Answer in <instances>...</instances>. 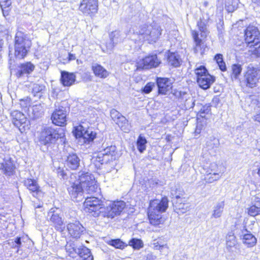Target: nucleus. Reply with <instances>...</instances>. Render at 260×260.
<instances>
[{"label": "nucleus", "mask_w": 260, "mask_h": 260, "mask_svg": "<svg viewBox=\"0 0 260 260\" xmlns=\"http://www.w3.org/2000/svg\"><path fill=\"white\" fill-rule=\"evenodd\" d=\"M98 189L94 177L89 173L79 175V181L68 188V191L73 200L80 202L84 198V194H92Z\"/></svg>", "instance_id": "obj_1"}, {"label": "nucleus", "mask_w": 260, "mask_h": 260, "mask_svg": "<svg viewBox=\"0 0 260 260\" xmlns=\"http://www.w3.org/2000/svg\"><path fill=\"white\" fill-rule=\"evenodd\" d=\"M162 29L156 23L140 26L136 30H129V38L135 41H147L149 43L155 42L161 34Z\"/></svg>", "instance_id": "obj_2"}, {"label": "nucleus", "mask_w": 260, "mask_h": 260, "mask_svg": "<svg viewBox=\"0 0 260 260\" xmlns=\"http://www.w3.org/2000/svg\"><path fill=\"white\" fill-rule=\"evenodd\" d=\"M168 199L162 198L161 200L155 199L150 202L148 216L150 224L158 225L164 222L161 213L166 211L168 207Z\"/></svg>", "instance_id": "obj_3"}, {"label": "nucleus", "mask_w": 260, "mask_h": 260, "mask_svg": "<svg viewBox=\"0 0 260 260\" xmlns=\"http://www.w3.org/2000/svg\"><path fill=\"white\" fill-rule=\"evenodd\" d=\"M31 46V41L27 35L22 31H18L15 39V55L19 59L23 58L26 55L28 49Z\"/></svg>", "instance_id": "obj_4"}, {"label": "nucleus", "mask_w": 260, "mask_h": 260, "mask_svg": "<svg viewBox=\"0 0 260 260\" xmlns=\"http://www.w3.org/2000/svg\"><path fill=\"white\" fill-rule=\"evenodd\" d=\"M197 81L199 86L203 89H207L215 82V77L208 73L204 66L197 67L194 70Z\"/></svg>", "instance_id": "obj_5"}, {"label": "nucleus", "mask_w": 260, "mask_h": 260, "mask_svg": "<svg viewBox=\"0 0 260 260\" xmlns=\"http://www.w3.org/2000/svg\"><path fill=\"white\" fill-rule=\"evenodd\" d=\"M62 131L61 128L54 129L48 127L45 128L41 133L39 137V141L41 144L48 147L51 144H54L58 138L62 137V134L60 133Z\"/></svg>", "instance_id": "obj_6"}, {"label": "nucleus", "mask_w": 260, "mask_h": 260, "mask_svg": "<svg viewBox=\"0 0 260 260\" xmlns=\"http://www.w3.org/2000/svg\"><path fill=\"white\" fill-rule=\"evenodd\" d=\"M103 201L95 197H87L84 202V210L86 212L91 214L94 216L102 214Z\"/></svg>", "instance_id": "obj_7"}, {"label": "nucleus", "mask_w": 260, "mask_h": 260, "mask_svg": "<svg viewBox=\"0 0 260 260\" xmlns=\"http://www.w3.org/2000/svg\"><path fill=\"white\" fill-rule=\"evenodd\" d=\"M11 116L12 123L21 133L29 129V121L22 112L17 110L13 111L11 113Z\"/></svg>", "instance_id": "obj_8"}, {"label": "nucleus", "mask_w": 260, "mask_h": 260, "mask_svg": "<svg viewBox=\"0 0 260 260\" xmlns=\"http://www.w3.org/2000/svg\"><path fill=\"white\" fill-rule=\"evenodd\" d=\"M125 207V203L122 201L110 203L106 208L103 209L102 215L103 217L113 218L118 215Z\"/></svg>", "instance_id": "obj_9"}, {"label": "nucleus", "mask_w": 260, "mask_h": 260, "mask_svg": "<svg viewBox=\"0 0 260 260\" xmlns=\"http://www.w3.org/2000/svg\"><path fill=\"white\" fill-rule=\"evenodd\" d=\"M245 40L250 46L255 47L260 44V32L254 26L249 25L245 30Z\"/></svg>", "instance_id": "obj_10"}, {"label": "nucleus", "mask_w": 260, "mask_h": 260, "mask_svg": "<svg viewBox=\"0 0 260 260\" xmlns=\"http://www.w3.org/2000/svg\"><path fill=\"white\" fill-rule=\"evenodd\" d=\"M244 78L246 86L250 88H253L256 86L260 79V70L249 65L244 74Z\"/></svg>", "instance_id": "obj_11"}, {"label": "nucleus", "mask_w": 260, "mask_h": 260, "mask_svg": "<svg viewBox=\"0 0 260 260\" xmlns=\"http://www.w3.org/2000/svg\"><path fill=\"white\" fill-rule=\"evenodd\" d=\"M66 108L61 105L55 104V109L51 116L52 123L56 125L62 126L66 124Z\"/></svg>", "instance_id": "obj_12"}, {"label": "nucleus", "mask_w": 260, "mask_h": 260, "mask_svg": "<svg viewBox=\"0 0 260 260\" xmlns=\"http://www.w3.org/2000/svg\"><path fill=\"white\" fill-rule=\"evenodd\" d=\"M116 147L115 146H110L104 149L99 152L96 157L97 160L100 162L101 164H107L112 161L116 158Z\"/></svg>", "instance_id": "obj_13"}, {"label": "nucleus", "mask_w": 260, "mask_h": 260, "mask_svg": "<svg viewBox=\"0 0 260 260\" xmlns=\"http://www.w3.org/2000/svg\"><path fill=\"white\" fill-rule=\"evenodd\" d=\"M79 10L85 15L94 16L98 11V0H82Z\"/></svg>", "instance_id": "obj_14"}, {"label": "nucleus", "mask_w": 260, "mask_h": 260, "mask_svg": "<svg viewBox=\"0 0 260 260\" xmlns=\"http://www.w3.org/2000/svg\"><path fill=\"white\" fill-rule=\"evenodd\" d=\"M60 212V210L58 208H52L48 212L47 218L54 224L57 230L62 232L64 230L65 226L62 218L59 216Z\"/></svg>", "instance_id": "obj_15"}, {"label": "nucleus", "mask_w": 260, "mask_h": 260, "mask_svg": "<svg viewBox=\"0 0 260 260\" xmlns=\"http://www.w3.org/2000/svg\"><path fill=\"white\" fill-rule=\"evenodd\" d=\"M74 135L76 138L82 139L85 143H89L94 139L96 134L91 128H88L85 129L82 125H79L75 128Z\"/></svg>", "instance_id": "obj_16"}, {"label": "nucleus", "mask_w": 260, "mask_h": 260, "mask_svg": "<svg viewBox=\"0 0 260 260\" xmlns=\"http://www.w3.org/2000/svg\"><path fill=\"white\" fill-rule=\"evenodd\" d=\"M161 63V60L156 54L149 55L140 60L137 63L138 68L149 69L157 68Z\"/></svg>", "instance_id": "obj_17"}, {"label": "nucleus", "mask_w": 260, "mask_h": 260, "mask_svg": "<svg viewBox=\"0 0 260 260\" xmlns=\"http://www.w3.org/2000/svg\"><path fill=\"white\" fill-rule=\"evenodd\" d=\"M191 35L194 44L193 48L194 53L202 55L206 48V46L203 42V39L199 37V34L197 30H191Z\"/></svg>", "instance_id": "obj_18"}, {"label": "nucleus", "mask_w": 260, "mask_h": 260, "mask_svg": "<svg viewBox=\"0 0 260 260\" xmlns=\"http://www.w3.org/2000/svg\"><path fill=\"white\" fill-rule=\"evenodd\" d=\"M24 185L34 197L39 198L42 195V192L40 187L35 180L27 179L24 180Z\"/></svg>", "instance_id": "obj_19"}, {"label": "nucleus", "mask_w": 260, "mask_h": 260, "mask_svg": "<svg viewBox=\"0 0 260 260\" xmlns=\"http://www.w3.org/2000/svg\"><path fill=\"white\" fill-rule=\"evenodd\" d=\"M67 229L72 237L77 239L80 238L84 228L79 221H76L75 222L68 224Z\"/></svg>", "instance_id": "obj_20"}, {"label": "nucleus", "mask_w": 260, "mask_h": 260, "mask_svg": "<svg viewBox=\"0 0 260 260\" xmlns=\"http://www.w3.org/2000/svg\"><path fill=\"white\" fill-rule=\"evenodd\" d=\"M157 84L158 92L162 94H166L170 92L172 87L171 81L168 78H157Z\"/></svg>", "instance_id": "obj_21"}, {"label": "nucleus", "mask_w": 260, "mask_h": 260, "mask_svg": "<svg viewBox=\"0 0 260 260\" xmlns=\"http://www.w3.org/2000/svg\"><path fill=\"white\" fill-rule=\"evenodd\" d=\"M73 250L79 255L81 260H93L90 250L84 246H80L78 248H73Z\"/></svg>", "instance_id": "obj_22"}, {"label": "nucleus", "mask_w": 260, "mask_h": 260, "mask_svg": "<svg viewBox=\"0 0 260 260\" xmlns=\"http://www.w3.org/2000/svg\"><path fill=\"white\" fill-rule=\"evenodd\" d=\"M204 169L206 170V173L209 174L219 173L221 175L225 171V168L222 164H217L216 162H212L209 166H205Z\"/></svg>", "instance_id": "obj_23"}, {"label": "nucleus", "mask_w": 260, "mask_h": 260, "mask_svg": "<svg viewBox=\"0 0 260 260\" xmlns=\"http://www.w3.org/2000/svg\"><path fill=\"white\" fill-rule=\"evenodd\" d=\"M75 80V74L66 71H61L60 81L63 86H70L74 84Z\"/></svg>", "instance_id": "obj_24"}, {"label": "nucleus", "mask_w": 260, "mask_h": 260, "mask_svg": "<svg viewBox=\"0 0 260 260\" xmlns=\"http://www.w3.org/2000/svg\"><path fill=\"white\" fill-rule=\"evenodd\" d=\"M34 69L35 66L30 62L22 63L19 66V69L17 73V75L19 77L23 76L25 75H27L30 74L34 70Z\"/></svg>", "instance_id": "obj_25"}, {"label": "nucleus", "mask_w": 260, "mask_h": 260, "mask_svg": "<svg viewBox=\"0 0 260 260\" xmlns=\"http://www.w3.org/2000/svg\"><path fill=\"white\" fill-rule=\"evenodd\" d=\"M80 165V159L76 154H69L66 160V166L72 170L77 169Z\"/></svg>", "instance_id": "obj_26"}, {"label": "nucleus", "mask_w": 260, "mask_h": 260, "mask_svg": "<svg viewBox=\"0 0 260 260\" xmlns=\"http://www.w3.org/2000/svg\"><path fill=\"white\" fill-rule=\"evenodd\" d=\"M243 233L242 241L244 244L249 247H253L256 244V239L252 234L248 233L246 230Z\"/></svg>", "instance_id": "obj_27"}, {"label": "nucleus", "mask_w": 260, "mask_h": 260, "mask_svg": "<svg viewBox=\"0 0 260 260\" xmlns=\"http://www.w3.org/2000/svg\"><path fill=\"white\" fill-rule=\"evenodd\" d=\"M92 70L94 75L101 78H106L109 74V73L103 67L98 63L92 65Z\"/></svg>", "instance_id": "obj_28"}, {"label": "nucleus", "mask_w": 260, "mask_h": 260, "mask_svg": "<svg viewBox=\"0 0 260 260\" xmlns=\"http://www.w3.org/2000/svg\"><path fill=\"white\" fill-rule=\"evenodd\" d=\"M122 37H121L120 31L116 30L110 34V42L107 44V47L111 50L114 46V44L121 41Z\"/></svg>", "instance_id": "obj_29"}, {"label": "nucleus", "mask_w": 260, "mask_h": 260, "mask_svg": "<svg viewBox=\"0 0 260 260\" xmlns=\"http://www.w3.org/2000/svg\"><path fill=\"white\" fill-rule=\"evenodd\" d=\"M167 57L168 63L171 66L174 67H178L181 64V59L178 53L169 52Z\"/></svg>", "instance_id": "obj_30"}, {"label": "nucleus", "mask_w": 260, "mask_h": 260, "mask_svg": "<svg viewBox=\"0 0 260 260\" xmlns=\"http://www.w3.org/2000/svg\"><path fill=\"white\" fill-rule=\"evenodd\" d=\"M224 205V201L217 202L213 208L211 217L214 218L220 217L223 212Z\"/></svg>", "instance_id": "obj_31"}, {"label": "nucleus", "mask_w": 260, "mask_h": 260, "mask_svg": "<svg viewBox=\"0 0 260 260\" xmlns=\"http://www.w3.org/2000/svg\"><path fill=\"white\" fill-rule=\"evenodd\" d=\"M2 166L5 174L9 176L13 174L15 168L13 161L10 158L4 159Z\"/></svg>", "instance_id": "obj_32"}, {"label": "nucleus", "mask_w": 260, "mask_h": 260, "mask_svg": "<svg viewBox=\"0 0 260 260\" xmlns=\"http://www.w3.org/2000/svg\"><path fill=\"white\" fill-rule=\"evenodd\" d=\"M231 79L233 81L238 80L241 73L242 68L240 64H234L231 67Z\"/></svg>", "instance_id": "obj_33"}, {"label": "nucleus", "mask_w": 260, "mask_h": 260, "mask_svg": "<svg viewBox=\"0 0 260 260\" xmlns=\"http://www.w3.org/2000/svg\"><path fill=\"white\" fill-rule=\"evenodd\" d=\"M214 59L216 61L220 70L224 72L226 70V66L223 60V55L221 54H217L215 55Z\"/></svg>", "instance_id": "obj_34"}, {"label": "nucleus", "mask_w": 260, "mask_h": 260, "mask_svg": "<svg viewBox=\"0 0 260 260\" xmlns=\"http://www.w3.org/2000/svg\"><path fill=\"white\" fill-rule=\"evenodd\" d=\"M147 143V140L145 138L141 135H140L137 141V146L139 151L140 153L143 152L145 150Z\"/></svg>", "instance_id": "obj_35"}, {"label": "nucleus", "mask_w": 260, "mask_h": 260, "mask_svg": "<svg viewBox=\"0 0 260 260\" xmlns=\"http://www.w3.org/2000/svg\"><path fill=\"white\" fill-rule=\"evenodd\" d=\"M197 25L200 31L201 38H205L208 33L206 23L201 20L198 22Z\"/></svg>", "instance_id": "obj_36"}, {"label": "nucleus", "mask_w": 260, "mask_h": 260, "mask_svg": "<svg viewBox=\"0 0 260 260\" xmlns=\"http://www.w3.org/2000/svg\"><path fill=\"white\" fill-rule=\"evenodd\" d=\"M206 144L209 149H212L218 147L219 141L215 137H210L208 139Z\"/></svg>", "instance_id": "obj_37"}, {"label": "nucleus", "mask_w": 260, "mask_h": 260, "mask_svg": "<svg viewBox=\"0 0 260 260\" xmlns=\"http://www.w3.org/2000/svg\"><path fill=\"white\" fill-rule=\"evenodd\" d=\"M107 243L108 244L112 245L116 248L119 249H123L127 245L126 243L122 241L119 239H112L109 241Z\"/></svg>", "instance_id": "obj_38"}, {"label": "nucleus", "mask_w": 260, "mask_h": 260, "mask_svg": "<svg viewBox=\"0 0 260 260\" xmlns=\"http://www.w3.org/2000/svg\"><path fill=\"white\" fill-rule=\"evenodd\" d=\"M248 214L251 216H255L260 214V202H257V205H251L248 209Z\"/></svg>", "instance_id": "obj_39"}, {"label": "nucleus", "mask_w": 260, "mask_h": 260, "mask_svg": "<svg viewBox=\"0 0 260 260\" xmlns=\"http://www.w3.org/2000/svg\"><path fill=\"white\" fill-rule=\"evenodd\" d=\"M206 173V175L205 177V180L206 182L209 183H212L215 181L219 180L222 176L221 174H219V173Z\"/></svg>", "instance_id": "obj_40"}, {"label": "nucleus", "mask_w": 260, "mask_h": 260, "mask_svg": "<svg viewBox=\"0 0 260 260\" xmlns=\"http://www.w3.org/2000/svg\"><path fill=\"white\" fill-rule=\"evenodd\" d=\"M117 124L121 128V129L124 132H126L129 129L125 127V124H127V120L126 118L121 114L118 119L115 121Z\"/></svg>", "instance_id": "obj_41"}, {"label": "nucleus", "mask_w": 260, "mask_h": 260, "mask_svg": "<svg viewBox=\"0 0 260 260\" xmlns=\"http://www.w3.org/2000/svg\"><path fill=\"white\" fill-rule=\"evenodd\" d=\"M129 245L135 249H140L143 246L142 241L138 239H132L129 241Z\"/></svg>", "instance_id": "obj_42"}, {"label": "nucleus", "mask_w": 260, "mask_h": 260, "mask_svg": "<svg viewBox=\"0 0 260 260\" xmlns=\"http://www.w3.org/2000/svg\"><path fill=\"white\" fill-rule=\"evenodd\" d=\"M237 244L236 237L234 235H230L226 237V246L228 248H232Z\"/></svg>", "instance_id": "obj_43"}, {"label": "nucleus", "mask_w": 260, "mask_h": 260, "mask_svg": "<svg viewBox=\"0 0 260 260\" xmlns=\"http://www.w3.org/2000/svg\"><path fill=\"white\" fill-rule=\"evenodd\" d=\"M239 3V0H233L231 4L229 3V5H226L227 11H228L229 12H233L238 8Z\"/></svg>", "instance_id": "obj_44"}, {"label": "nucleus", "mask_w": 260, "mask_h": 260, "mask_svg": "<svg viewBox=\"0 0 260 260\" xmlns=\"http://www.w3.org/2000/svg\"><path fill=\"white\" fill-rule=\"evenodd\" d=\"M45 88V86L43 85L34 84L32 86V92L35 96H37L38 93L42 92Z\"/></svg>", "instance_id": "obj_45"}, {"label": "nucleus", "mask_w": 260, "mask_h": 260, "mask_svg": "<svg viewBox=\"0 0 260 260\" xmlns=\"http://www.w3.org/2000/svg\"><path fill=\"white\" fill-rule=\"evenodd\" d=\"M194 106V100L192 97H189L184 102V107L186 109H190Z\"/></svg>", "instance_id": "obj_46"}, {"label": "nucleus", "mask_w": 260, "mask_h": 260, "mask_svg": "<svg viewBox=\"0 0 260 260\" xmlns=\"http://www.w3.org/2000/svg\"><path fill=\"white\" fill-rule=\"evenodd\" d=\"M121 114L118 111L114 109L110 111L111 117L114 121L118 119L119 116H121Z\"/></svg>", "instance_id": "obj_47"}, {"label": "nucleus", "mask_w": 260, "mask_h": 260, "mask_svg": "<svg viewBox=\"0 0 260 260\" xmlns=\"http://www.w3.org/2000/svg\"><path fill=\"white\" fill-rule=\"evenodd\" d=\"M154 85L153 83H147L144 87V88L143 89V92L146 94L150 93L152 91V88L154 87Z\"/></svg>", "instance_id": "obj_48"}, {"label": "nucleus", "mask_w": 260, "mask_h": 260, "mask_svg": "<svg viewBox=\"0 0 260 260\" xmlns=\"http://www.w3.org/2000/svg\"><path fill=\"white\" fill-rule=\"evenodd\" d=\"M11 0H0V6L1 8H8L11 6Z\"/></svg>", "instance_id": "obj_49"}, {"label": "nucleus", "mask_w": 260, "mask_h": 260, "mask_svg": "<svg viewBox=\"0 0 260 260\" xmlns=\"http://www.w3.org/2000/svg\"><path fill=\"white\" fill-rule=\"evenodd\" d=\"M160 252L164 254H167L169 252V247L167 244H162L160 246V249L159 250Z\"/></svg>", "instance_id": "obj_50"}, {"label": "nucleus", "mask_w": 260, "mask_h": 260, "mask_svg": "<svg viewBox=\"0 0 260 260\" xmlns=\"http://www.w3.org/2000/svg\"><path fill=\"white\" fill-rule=\"evenodd\" d=\"M210 111V109L209 107H203V109H201L200 112H201V116L202 117H204L205 116V114L207 113L208 114Z\"/></svg>", "instance_id": "obj_51"}, {"label": "nucleus", "mask_w": 260, "mask_h": 260, "mask_svg": "<svg viewBox=\"0 0 260 260\" xmlns=\"http://www.w3.org/2000/svg\"><path fill=\"white\" fill-rule=\"evenodd\" d=\"M57 173L58 176H61L63 178H64L66 176V174L63 169L59 167L57 170Z\"/></svg>", "instance_id": "obj_52"}, {"label": "nucleus", "mask_w": 260, "mask_h": 260, "mask_svg": "<svg viewBox=\"0 0 260 260\" xmlns=\"http://www.w3.org/2000/svg\"><path fill=\"white\" fill-rule=\"evenodd\" d=\"M13 241H14L15 243L16 244V246L19 247H21V242H22L21 237H17L14 239V240H13Z\"/></svg>", "instance_id": "obj_53"}, {"label": "nucleus", "mask_w": 260, "mask_h": 260, "mask_svg": "<svg viewBox=\"0 0 260 260\" xmlns=\"http://www.w3.org/2000/svg\"><path fill=\"white\" fill-rule=\"evenodd\" d=\"M73 248H75V247H72L71 245L67 244L66 247V249L67 251L69 252L70 254L73 253L75 251L73 250Z\"/></svg>", "instance_id": "obj_54"}, {"label": "nucleus", "mask_w": 260, "mask_h": 260, "mask_svg": "<svg viewBox=\"0 0 260 260\" xmlns=\"http://www.w3.org/2000/svg\"><path fill=\"white\" fill-rule=\"evenodd\" d=\"M171 195L173 196V198L174 197L176 199H179L180 198V194H177L176 192L173 190H172L171 191Z\"/></svg>", "instance_id": "obj_55"}, {"label": "nucleus", "mask_w": 260, "mask_h": 260, "mask_svg": "<svg viewBox=\"0 0 260 260\" xmlns=\"http://www.w3.org/2000/svg\"><path fill=\"white\" fill-rule=\"evenodd\" d=\"M257 47H255V50H254V54H255L258 56H260V44L257 45Z\"/></svg>", "instance_id": "obj_56"}, {"label": "nucleus", "mask_w": 260, "mask_h": 260, "mask_svg": "<svg viewBox=\"0 0 260 260\" xmlns=\"http://www.w3.org/2000/svg\"><path fill=\"white\" fill-rule=\"evenodd\" d=\"M3 11V13L4 16L8 15L9 11L10 10V7L8 8H1Z\"/></svg>", "instance_id": "obj_57"}, {"label": "nucleus", "mask_w": 260, "mask_h": 260, "mask_svg": "<svg viewBox=\"0 0 260 260\" xmlns=\"http://www.w3.org/2000/svg\"><path fill=\"white\" fill-rule=\"evenodd\" d=\"M153 244L154 248L158 250L160 249V246H161L158 242H154Z\"/></svg>", "instance_id": "obj_58"}, {"label": "nucleus", "mask_w": 260, "mask_h": 260, "mask_svg": "<svg viewBox=\"0 0 260 260\" xmlns=\"http://www.w3.org/2000/svg\"><path fill=\"white\" fill-rule=\"evenodd\" d=\"M9 244L11 246V247L13 248H17V249H19L20 247H17L16 246V244L15 243L14 241H13V240H10L9 242Z\"/></svg>", "instance_id": "obj_59"}, {"label": "nucleus", "mask_w": 260, "mask_h": 260, "mask_svg": "<svg viewBox=\"0 0 260 260\" xmlns=\"http://www.w3.org/2000/svg\"><path fill=\"white\" fill-rule=\"evenodd\" d=\"M201 132V127L199 124H198L197 126V128L195 130L194 133H195L196 135H197V134H200Z\"/></svg>", "instance_id": "obj_60"}, {"label": "nucleus", "mask_w": 260, "mask_h": 260, "mask_svg": "<svg viewBox=\"0 0 260 260\" xmlns=\"http://www.w3.org/2000/svg\"><path fill=\"white\" fill-rule=\"evenodd\" d=\"M76 59V56L75 54L69 53V60H73Z\"/></svg>", "instance_id": "obj_61"}, {"label": "nucleus", "mask_w": 260, "mask_h": 260, "mask_svg": "<svg viewBox=\"0 0 260 260\" xmlns=\"http://www.w3.org/2000/svg\"><path fill=\"white\" fill-rule=\"evenodd\" d=\"M155 258L152 255H148L146 260H155Z\"/></svg>", "instance_id": "obj_62"}, {"label": "nucleus", "mask_w": 260, "mask_h": 260, "mask_svg": "<svg viewBox=\"0 0 260 260\" xmlns=\"http://www.w3.org/2000/svg\"><path fill=\"white\" fill-rule=\"evenodd\" d=\"M254 119L255 121L260 123V115L257 114L254 116Z\"/></svg>", "instance_id": "obj_63"}, {"label": "nucleus", "mask_w": 260, "mask_h": 260, "mask_svg": "<svg viewBox=\"0 0 260 260\" xmlns=\"http://www.w3.org/2000/svg\"><path fill=\"white\" fill-rule=\"evenodd\" d=\"M252 1L254 3H260V0H252Z\"/></svg>", "instance_id": "obj_64"}]
</instances>
